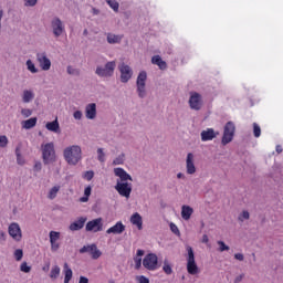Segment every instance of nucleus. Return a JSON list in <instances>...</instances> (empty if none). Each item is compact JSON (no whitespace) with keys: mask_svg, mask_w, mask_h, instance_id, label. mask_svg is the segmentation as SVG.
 <instances>
[{"mask_svg":"<svg viewBox=\"0 0 283 283\" xmlns=\"http://www.w3.org/2000/svg\"><path fill=\"white\" fill-rule=\"evenodd\" d=\"M41 169H42L41 163H35V165H34V171H41Z\"/></svg>","mask_w":283,"mask_h":283,"instance_id":"680f3d73","label":"nucleus"},{"mask_svg":"<svg viewBox=\"0 0 283 283\" xmlns=\"http://www.w3.org/2000/svg\"><path fill=\"white\" fill-rule=\"evenodd\" d=\"M92 12L93 14L97 15V14H101V10L96 9V8H92Z\"/></svg>","mask_w":283,"mask_h":283,"instance_id":"338daca9","label":"nucleus"},{"mask_svg":"<svg viewBox=\"0 0 283 283\" xmlns=\"http://www.w3.org/2000/svg\"><path fill=\"white\" fill-rule=\"evenodd\" d=\"M242 280H244V273L238 275V276L234 279L233 283H240V282H242Z\"/></svg>","mask_w":283,"mask_h":283,"instance_id":"13d9d810","label":"nucleus"},{"mask_svg":"<svg viewBox=\"0 0 283 283\" xmlns=\"http://www.w3.org/2000/svg\"><path fill=\"white\" fill-rule=\"evenodd\" d=\"M8 137L6 135H1L0 136V147L3 149L6 147H8Z\"/></svg>","mask_w":283,"mask_h":283,"instance_id":"49530a36","label":"nucleus"},{"mask_svg":"<svg viewBox=\"0 0 283 283\" xmlns=\"http://www.w3.org/2000/svg\"><path fill=\"white\" fill-rule=\"evenodd\" d=\"M114 175L119 178V182H127L129 180L130 182H134V178L125 169L123 168H114Z\"/></svg>","mask_w":283,"mask_h":283,"instance_id":"2eb2a0df","label":"nucleus"},{"mask_svg":"<svg viewBox=\"0 0 283 283\" xmlns=\"http://www.w3.org/2000/svg\"><path fill=\"white\" fill-rule=\"evenodd\" d=\"M130 222L132 224H134L135 227H137V229L140 231L143 230V217L140 216V213L135 212L132 217H130Z\"/></svg>","mask_w":283,"mask_h":283,"instance_id":"5701e85b","label":"nucleus"},{"mask_svg":"<svg viewBox=\"0 0 283 283\" xmlns=\"http://www.w3.org/2000/svg\"><path fill=\"white\" fill-rule=\"evenodd\" d=\"M61 190L60 186H55L53 187L48 195V199L49 200H54V198H56V193H59V191Z\"/></svg>","mask_w":283,"mask_h":283,"instance_id":"2f4dec72","label":"nucleus"},{"mask_svg":"<svg viewBox=\"0 0 283 283\" xmlns=\"http://www.w3.org/2000/svg\"><path fill=\"white\" fill-rule=\"evenodd\" d=\"M86 231H93L94 233H98V231H103V219L97 218L92 221H88L85 227Z\"/></svg>","mask_w":283,"mask_h":283,"instance_id":"4468645a","label":"nucleus"},{"mask_svg":"<svg viewBox=\"0 0 283 283\" xmlns=\"http://www.w3.org/2000/svg\"><path fill=\"white\" fill-rule=\"evenodd\" d=\"M63 156L69 165H78V161L82 158L81 146L73 145V146L66 147L64 149Z\"/></svg>","mask_w":283,"mask_h":283,"instance_id":"f257e3e1","label":"nucleus"},{"mask_svg":"<svg viewBox=\"0 0 283 283\" xmlns=\"http://www.w3.org/2000/svg\"><path fill=\"white\" fill-rule=\"evenodd\" d=\"M84 196L88 197L92 196V186H88L84 189Z\"/></svg>","mask_w":283,"mask_h":283,"instance_id":"6e6d98bb","label":"nucleus"},{"mask_svg":"<svg viewBox=\"0 0 283 283\" xmlns=\"http://www.w3.org/2000/svg\"><path fill=\"white\" fill-rule=\"evenodd\" d=\"M9 235L12 237V240L15 242H21L23 239V233L21 232V227L19 223L13 222L8 228Z\"/></svg>","mask_w":283,"mask_h":283,"instance_id":"9b49d317","label":"nucleus"},{"mask_svg":"<svg viewBox=\"0 0 283 283\" xmlns=\"http://www.w3.org/2000/svg\"><path fill=\"white\" fill-rule=\"evenodd\" d=\"M85 116L88 120L96 118V103L87 104L85 107Z\"/></svg>","mask_w":283,"mask_h":283,"instance_id":"f3484780","label":"nucleus"},{"mask_svg":"<svg viewBox=\"0 0 283 283\" xmlns=\"http://www.w3.org/2000/svg\"><path fill=\"white\" fill-rule=\"evenodd\" d=\"M118 70L120 72V81L123 83H129L132 76H134L132 67L123 62L118 65Z\"/></svg>","mask_w":283,"mask_h":283,"instance_id":"6e6552de","label":"nucleus"},{"mask_svg":"<svg viewBox=\"0 0 283 283\" xmlns=\"http://www.w3.org/2000/svg\"><path fill=\"white\" fill-rule=\"evenodd\" d=\"M42 271H44V273H48V271H50V262H48L43 268Z\"/></svg>","mask_w":283,"mask_h":283,"instance_id":"e2e57ef3","label":"nucleus"},{"mask_svg":"<svg viewBox=\"0 0 283 283\" xmlns=\"http://www.w3.org/2000/svg\"><path fill=\"white\" fill-rule=\"evenodd\" d=\"M186 250L188 252L187 271L190 275H198L200 270L198 269V264H196V254L193 253V248H191V245H187Z\"/></svg>","mask_w":283,"mask_h":283,"instance_id":"7ed1b4c3","label":"nucleus"},{"mask_svg":"<svg viewBox=\"0 0 283 283\" xmlns=\"http://www.w3.org/2000/svg\"><path fill=\"white\" fill-rule=\"evenodd\" d=\"M261 134H262V129L260 128V125L254 123L253 124V135H254V137L260 138Z\"/></svg>","mask_w":283,"mask_h":283,"instance_id":"ea45409f","label":"nucleus"},{"mask_svg":"<svg viewBox=\"0 0 283 283\" xmlns=\"http://www.w3.org/2000/svg\"><path fill=\"white\" fill-rule=\"evenodd\" d=\"M125 163V154L119 155L113 160V165H123Z\"/></svg>","mask_w":283,"mask_h":283,"instance_id":"79ce46f5","label":"nucleus"},{"mask_svg":"<svg viewBox=\"0 0 283 283\" xmlns=\"http://www.w3.org/2000/svg\"><path fill=\"white\" fill-rule=\"evenodd\" d=\"M88 200H90V197H87L85 195H84V197L80 198V202H88Z\"/></svg>","mask_w":283,"mask_h":283,"instance_id":"0e129e2a","label":"nucleus"},{"mask_svg":"<svg viewBox=\"0 0 283 283\" xmlns=\"http://www.w3.org/2000/svg\"><path fill=\"white\" fill-rule=\"evenodd\" d=\"M14 258H15L17 262H21V260H23V250L22 249L15 250Z\"/></svg>","mask_w":283,"mask_h":283,"instance_id":"a19ab883","label":"nucleus"},{"mask_svg":"<svg viewBox=\"0 0 283 283\" xmlns=\"http://www.w3.org/2000/svg\"><path fill=\"white\" fill-rule=\"evenodd\" d=\"M143 255H145V251L144 250H137V254L134 258L135 269L137 271L143 266V259H142Z\"/></svg>","mask_w":283,"mask_h":283,"instance_id":"a878e982","label":"nucleus"},{"mask_svg":"<svg viewBox=\"0 0 283 283\" xmlns=\"http://www.w3.org/2000/svg\"><path fill=\"white\" fill-rule=\"evenodd\" d=\"M78 283H90V279H87L85 276H80Z\"/></svg>","mask_w":283,"mask_h":283,"instance_id":"052dcab7","label":"nucleus"},{"mask_svg":"<svg viewBox=\"0 0 283 283\" xmlns=\"http://www.w3.org/2000/svg\"><path fill=\"white\" fill-rule=\"evenodd\" d=\"M138 282L139 283H149V279H147V276L142 275V276H138Z\"/></svg>","mask_w":283,"mask_h":283,"instance_id":"4d7b16f0","label":"nucleus"},{"mask_svg":"<svg viewBox=\"0 0 283 283\" xmlns=\"http://www.w3.org/2000/svg\"><path fill=\"white\" fill-rule=\"evenodd\" d=\"M42 158L44 165H50V163H54V158H56V153L54 151V143H48L42 145Z\"/></svg>","mask_w":283,"mask_h":283,"instance_id":"20e7f679","label":"nucleus"},{"mask_svg":"<svg viewBox=\"0 0 283 283\" xmlns=\"http://www.w3.org/2000/svg\"><path fill=\"white\" fill-rule=\"evenodd\" d=\"M60 275H61V268L59 265H54L50 273L51 280H57Z\"/></svg>","mask_w":283,"mask_h":283,"instance_id":"7c9ffc66","label":"nucleus"},{"mask_svg":"<svg viewBox=\"0 0 283 283\" xmlns=\"http://www.w3.org/2000/svg\"><path fill=\"white\" fill-rule=\"evenodd\" d=\"M125 232V224L122 221L117 222L115 226L111 227L106 233H113L114 235H120Z\"/></svg>","mask_w":283,"mask_h":283,"instance_id":"a211bd4d","label":"nucleus"},{"mask_svg":"<svg viewBox=\"0 0 283 283\" xmlns=\"http://www.w3.org/2000/svg\"><path fill=\"white\" fill-rule=\"evenodd\" d=\"M189 105L195 112H200L202 109V95L200 93H193L189 98Z\"/></svg>","mask_w":283,"mask_h":283,"instance_id":"f8f14e48","label":"nucleus"},{"mask_svg":"<svg viewBox=\"0 0 283 283\" xmlns=\"http://www.w3.org/2000/svg\"><path fill=\"white\" fill-rule=\"evenodd\" d=\"M20 271H22V273H30V271H32V268L28 265V262H23L20 265Z\"/></svg>","mask_w":283,"mask_h":283,"instance_id":"a18cd8bd","label":"nucleus"},{"mask_svg":"<svg viewBox=\"0 0 283 283\" xmlns=\"http://www.w3.org/2000/svg\"><path fill=\"white\" fill-rule=\"evenodd\" d=\"M66 72H67V74H70L71 76H81V70L74 69V67H72V66H67Z\"/></svg>","mask_w":283,"mask_h":283,"instance_id":"e433bc0d","label":"nucleus"},{"mask_svg":"<svg viewBox=\"0 0 283 283\" xmlns=\"http://www.w3.org/2000/svg\"><path fill=\"white\" fill-rule=\"evenodd\" d=\"M72 269L70 268V265H67V263H64V283H70V280H72Z\"/></svg>","mask_w":283,"mask_h":283,"instance_id":"cd10ccee","label":"nucleus"},{"mask_svg":"<svg viewBox=\"0 0 283 283\" xmlns=\"http://www.w3.org/2000/svg\"><path fill=\"white\" fill-rule=\"evenodd\" d=\"M143 266L148 271H156L158 269V256L154 253L147 254L143 260Z\"/></svg>","mask_w":283,"mask_h":283,"instance_id":"0eeeda50","label":"nucleus"},{"mask_svg":"<svg viewBox=\"0 0 283 283\" xmlns=\"http://www.w3.org/2000/svg\"><path fill=\"white\" fill-rule=\"evenodd\" d=\"M146 82H147V72L146 71L139 72L136 81L137 94L139 98H145V96H147V91L145 90Z\"/></svg>","mask_w":283,"mask_h":283,"instance_id":"423d86ee","label":"nucleus"},{"mask_svg":"<svg viewBox=\"0 0 283 283\" xmlns=\"http://www.w3.org/2000/svg\"><path fill=\"white\" fill-rule=\"evenodd\" d=\"M191 216H193V208H191L190 206H182L181 218L184 220H191Z\"/></svg>","mask_w":283,"mask_h":283,"instance_id":"b1692460","label":"nucleus"},{"mask_svg":"<svg viewBox=\"0 0 283 283\" xmlns=\"http://www.w3.org/2000/svg\"><path fill=\"white\" fill-rule=\"evenodd\" d=\"M218 136V133L213 128H208L201 132V140L207 143V140H213Z\"/></svg>","mask_w":283,"mask_h":283,"instance_id":"6ab92c4d","label":"nucleus"},{"mask_svg":"<svg viewBox=\"0 0 283 283\" xmlns=\"http://www.w3.org/2000/svg\"><path fill=\"white\" fill-rule=\"evenodd\" d=\"M122 39L123 38L120 35L107 33V43H111V44L120 43Z\"/></svg>","mask_w":283,"mask_h":283,"instance_id":"c756f323","label":"nucleus"},{"mask_svg":"<svg viewBox=\"0 0 283 283\" xmlns=\"http://www.w3.org/2000/svg\"><path fill=\"white\" fill-rule=\"evenodd\" d=\"M92 251H94V244L84 245V247L80 250V253H90V255H92Z\"/></svg>","mask_w":283,"mask_h":283,"instance_id":"58836bf2","label":"nucleus"},{"mask_svg":"<svg viewBox=\"0 0 283 283\" xmlns=\"http://www.w3.org/2000/svg\"><path fill=\"white\" fill-rule=\"evenodd\" d=\"M85 222H87V218L81 217L77 221L70 224V231H81L85 227Z\"/></svg>","mask_w":283,"mask_h":283,"instance_id":"aec40b11","label":"nucleus"},{"mask_svg":"<svg viewBox=\"0 0 283 283\" xmlns=\"http://www.w3.org/2000/svg\"><path fill=\"white\" fill-rule=\"evenodd\" d=\"M22 101L23 103H31V101H34V93L32 91L24 90Z\"/></svg>","mask_w":283,"mask_h":283,"instance_id":"c85d7f7f","label":"nucleus"},{"mask_svg":"<svg viewBox=\"0 0 283 283\" xmlns=\"http://www.w3.org/2000/svg\"><path fill=\"white\" fill-rule=\"evenodd\" d=\"M115 189L123 198H129V196H132V184L129 182H120V180L117 179Z\"/></svg>","mask_w":283,"mask_h":283,"instance_id":"9d476101","label":"nucleus"},{"mask_svg":"<svg viewBox=\"0 0 283 283\" xmlns=\"http://www.w3.org/2000/svg\"><path fill=\"white\" fill-rule=\"evenodd\" d=\"M51 28L56 39H59V36L65 32V25L59 17H55L51 20Z\"/></svg>","mask_w":283,"mask_h":283,"instance_id":"1a4fd4ad","label":"nucleus"},{"mask_svg":"<svg viewBox=\"0 0 283 283\" xmlns=\"http://www.w3.org/2000/svg\"><path fill=\"white\" fill-rule=\"evenodd\" d=\"M27 70H29V72H31V74H38V72H39V69H36V65H34L32 63V60L27 61Z\"/></svg>","mask_w":283,"mask_h":283,"instance_id":"473e14b6","label":"nucleus"},{"mask_svg":"<svg viewBox=\"0 0 283 283\" xmlns=\"http://www.w3.org/2000/svg\"><path fill=\"white\" fill-rule=\"evenodd\" d=\"M36 61L43 72H48L52 67V61H50L45 53H36Z\"/></svg>","mask_w":283,"mask_h":283,"instance_id":"ddd939ff","label":"nucleus"},{"mask_svg":"<svg viewBox=\"0 0 283 283\" xmlns=\"http://www.w3.org/2000/svg\"><path fill=\"white\" fill-rule=\"evenodd\" d=\"M45 127L49 132H53V134H61V125L59 124L57 118H55L53 122H48Z\"/></svg>","mask_w":283,"mask_h":283,"instance_id":"412c9836","label":"nucleus"},{"mask_svg":"<svg viewBox=\"0 0 283 283\" xmlns=\"http://www.w3.org/2000/svg\"><path fill=\"white\" fill-rule=\"evenodd\" d=\"M91 255H92L93 260H98V258H101V255H103L101 250H98V248L94 243H93V251L91 252Z\"/></svg>","mask_w":283,"mask_h":283,"instance_id":"72a5a7b5","label":"nucleus"},{"mask_svg":"<svg viewBox=\"0 0 283 283\" xmlns=\"http://www.w3.org/2000/svg\"><path fill=\"white\" fill-rule=\"evenodd\" d=\"M39 3V0H24V6L27 8H34Z\"/></svg>","mask_w":283,"mask_h":283,"instance_id":"8fccbe9b","label":"nucleus"},{"mask_svg":"<svg viewBox=\"0 0 283 283\" xmlns=\"http://www.w3.org/2000/svg\"><path fill=\"white\" fill-rule=\"evenodd\" d=\"M106 3H108L109 8L114 10V12H118V8H120V4L116 0H106Z\"/></svg>","mask_w":283,"mask_h":283,"instance_id":"f704fd0d","label":"nucleus"},{"mask_svg":"<svg viewBox=\"0 0 283 283\" xmlns=\"http://www.w3.org/2000/svg\"><path fill=\"white\" fill-rule=\"evenodd\" d=\"M186 169L187 174L192 176V174H196V165L193 164V154L188 153L187 158H186Z\"/></svg>","mask_w":283,"mask_h":283,"instance_id":"dca6fc26","label":"nucleus"},{"mask_svg":"<svg viewBox=\"0 0 283 283\" xmlns=\"http://www.w3.org/2000/svg\"><path fill=\"white\" fill-rule=\"evenodd\" d=\"M249 218H251V214H250L249 211H247V210H244V211L239 216L240 222H244V220H249Z\"/></svg>","mask_w":283,"mask_h":283,"instance_id":"de8ad7c7","label":"nucleus"},{"mask_svg":"<svg viewBox=\"0 0 283 283\" xmlns=\"http://www.w3.org/2000/svg\"><path fill=\"white\" fill-rule=\"evenodd\" d=\"M22 149H23V144L19 143L15 147V156H17V165H20L21 167H23V165H25V158L21 154Z\"/></svg>","mask_w":283,"mask_h":283,"instance_id":"4be33fe9","label":"nucleus"},{"mask_svg":"<svg viewBox=\"0 0 283 283\" xmlns=\"http://www.w3.org/2000/svg\"><path fill=\"white\" fill-rule=\"evenodd\" d=\"M234 260H239V262H244V254L242 253H235Z\"/></svg>","mask_w":283,"mask_h":283,"instance_id":"5fc2aeb1","label":"nucleus"},{"mask_svg":"<svg viewBox=\"0 0 283 283\" xmlns=\"http://www.w3.org/2000/svg\"><path fill=\"white\" fill-rule=\"evenodd\" d=\"M202 242L203 244H207L209 242V237L207 234L202 235Z\"/></svg>","mask_w":283,"mask_h":283,"instance_id":"69168bd1","label":"nucleus"},{"mask_svg":"<svg viewBox=\"0 0 283 283\" xmlns=\"http://www.w3.org/2000/svg\"><path fill=\"white\" fill-rule=\"evenodd\" d=\"M217 244L219 245L220 253H223V251H229V245L224 244V241H218Z\"/></svg>","mask_w":283,"mask_h":283,"instance_id":"c03bdc74","label":"nucleus"},{"mask_svg":"<svg viewBox=\"0 0 283 283\" xmlns=\"http://www.w3.org/2000/svg\"><path fill=\"white\" fill-rule=\"evenodd\" d=\"M0 240H3V242H6V232L0 231Z\"/></svg>","mask_w":283,"mask_h":283,"instance_id":"774afa93","label":"nucleus"},{"mask_svg":"<svg viewBox=\"0 0 283 283\" xmlns=\"http://www.w3.org/2000/svg\"><path fill=\"white\" fill-rule=\"evenodd\" d=\"M97 160L99 163H105V153L103 151V148L97 149Z\"/></svg>","mask_w":283,"mask_h":283,"instance_id":"37998d69","label":"nucleus"},{"mask_svg":"<svg viewBox=\"0 0 283 283\" xmlns=\"http://www.w3.org/2000/svg\"><path fill=\"white\" fill-rule=\"evenodd\" d=\"M36 120H38L36 117H31L27 120H23L22 122L23 129H32L33 127H36Z\"/></svg>","mask_w":283,"mask_h":283,"instance_id":"bb28decb","label":"nucleus"},{"mask_svg":"<svg viewBox=\"0 0 283 283\" xmlns=\"http://www.w3.org/2000/svg\"><path fill=\"white\" fill-rule=\"evenodd\" d=\"M170 231L175 233V235H180V230L178 229V226L175 223H170Z\"/></svg>","mask_w":283,"mask_h":283,"instance_id":"3c124183","label":"nucleus"},{"mask_svg":"<svg viewBox=\"0 0 283 283\" xmlns=\"http://www.w3.org/2000/svg\"><path fill=\"white\" fill-rule=\"evenodd\" d=\"M84 178L85 180H92V178H94V171L93 170L85 171Z\"/></svg>","mask_w":283,"mask_h":283,"instance_id":"603ef678","label":"nucleus"},{"mask_svg":"<svg viewBox=\"0 0 283 283\" xmlns=\"http://www.w3.org/2000/svg\"><path fill=\"white\" fill-rule=\"evenodd\" d=\"M153 65H158L159 70H167V62L163 61V57L160 55H154L151 57Z\"/></svg>","mask_w":283,"mask_h":283,"instance_id":"393cba45","label":"nucleus"},{"mask_svg":"<svg viewBox=\"0 0 283 283\" xmlns=\"http://www.w3.org/2000/svg\"><path fill=\"white\" fill-rule=\"evenodd\" d=\"M116 70V62L111 61L105 64L103 67L98 65L95 70V74L99 76V78H109L114 76V71Z\"/></svg>","mask_w":283,"mask_h":283,"instance_id":"f03ea898","label":"nucleus"},{"mask_svg":"<svg viewBox=\"0 0 283 283\" xmlns=\"http://www.w3.org/2000/svg\"><path fill=\"white\" fill-rule=\"evenodd\" d=\"M235 136V124L233 122H228L223 128V136L221 139L222 145H229Z\"/></svg>","mask_w":283,"mask_h":283,"instance_id":"39448f33","label":"nucleus"},{"mask_svg":"<svg viewBox=\"0 0 283 283\" xmlns=\"http://www.w3.org/2000/svg\"><path fill=\"white\" fill-rule=\"evenodd\" d=\"M59 238H61V233L56 232V231H51L50 232V243L54 244V242H56V240H59Z\"/></svg>","mask_w":283,"mask_h":283,"instance_id":"4c0bfd02","label":"nucleus"},{"mask_svg":"<svg viewBox=\"0 0 283 283\" xmlns=\"http://www.w3.org/2000/svg\"><path fill=\"white\" fill-rule=\"evenodd\" d=\"M73 117L75 118V120H81L83 118V112L75 111Z\"/></svg>","mask_w":283,"mask_h":283,"instance_id":"864d4df0","label":"nucleus"},{"mask_svg":"<svg viewBox=\"0 0 283 283\" xmlns=\"http://www.w3.org/2000/svg\"><path fill=\"white\" fill-rule=\"evenodd\" d=\"M51 251H59V243L56 241L51 243Z\"/></svg>","mask_w":283,"mask_h":283,"instance_id":"bf43d9fd","label":"nucleus"},{"mask_svg":"<svg viewBox=\"0 0 283 283\" xmlns=\"http://www.w3.org/2000/svg\"><path fill=\"white\" fill-rule=\"evenodd\" d=\"M163 271L166 273V275H171L174 273V270L171 269V265L169 264V261H164Z\"/></svg>","mask_w":283,"mask_h":283,"instance_id":"c9c22d12","label":"nucleus"},{"mask_svg":"<svg viewBox=\"0 0 283 283\" xmlns=\"http://www.w3.org/2000/svg\"><path fill=\"white\" fill-rule=\"evenodd\" d=\"M21 114L24 118H30V116H32V109L30 108H22L21 109Z\"/></svg>","mask_w":283,"mask_h":283,"instance_id":"09e8293b","label":"nucleus"}]
</instances>
